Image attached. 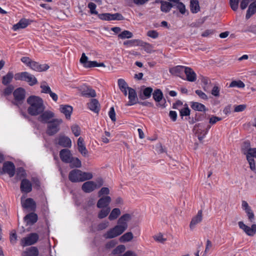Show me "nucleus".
I'll return each mask as SVG.
<instances>
[{
    "instance_id": "5",
    "label": "nucleus",
    "mask_w": 256,
    "mask_h": 256,
    "mask_svg": "<svg viewBox=\"0 0 256 256\" xmlns=\"http://www.w3.org/2000/svg\"><path fill=\"white\" fill-rule=\"evenodd\" d=\"M38 238L36 233H31L21 240L20 244L23 247L34 244L38 240Z\"/></svg>"
},
{
    "instance_id": "15",
    "label": "nucleus",
    "mask_w": 256,
    "mask_h": 256,
    "mask_svg": "<svg viewBox=\"0 0 256 256\" xmlns=\"http://www.w3.org/2000/svg\"><path fill=\"white\" fill-rule=\"evenodd\" d=\"M128 102L126 104V106H130L136 104L138 98L136 90L132 88H128Z\"/></svg>"
},
{
    "instance_id": "63",
    "label": "nucleus",
    "mask_w": 256,
    "mask_h": 256,
    "mask_svg": "<svg viewBox=\"0 0 256 256\" xmlns=\"http://www.w3.org/2000/svg\"><path fill=\"white\" fill-rule=\"evenodd\" d=\"M110 193V190L108 188L104 187L102 188L98 192V196L99 197H100L102 195L104 194H108Z\"/></svg>"
},
{
    "instance_id": "22",
    "label": "nucleus",
    "mask_w": 256,
    "mask_h": 256,
    "mask_svg": "<svg viewBox=\"0 0 256 256\" xmlns=\"http://www.w3.org/2000/svg\"><path fill=\"white\" fill-rule=\"evenodd\" d=\"M88 108L95 113L98 114L100 110V104L98 101L95 98H92L88 104Z\"/></svg>"
},
{
    "instance_id": "57",
    "label": "nucleus",
    "mask_w": 256,
    "mask_h": 256,
    "mask_svg": "<svg viewBox=\"0 0 256 256\" xmlns=\"http://www.w3.org/2000/svg\"><path fill=\"white\" fill-rule=\"evenodd\" d=\"M26 82L30 86H34V85L36 84H37V82H38V80H37L36 78V77L31 74H30V76H29L28 79L27 80Z\"/></svg>"
},
{
    "instance_id": "21",
    "label": "nucleus",
    "mask_w": 256,
    "mask_h": 256,
    "mask_svg": "<svg viewBox=\"0 0 256 256\" xmlns=\"http://www.w3.org/2000/svg\"><path fill=\"white\" fill-rule=\"evenodd\" d=\"M184 72L188 81L194 82L196 80V74L192 68L186 66Z\"/></svg>"
},
{
    "instance_id": "11",
    "label": "nucleus",
    "mask_w": 256,
    "mask_h": 256,
    "mask_svg": "<svg viewBox=\"0 0 256 256\" xmlns=\"http://www.w3.org/2000/svg\"><path fill=\"white\" fill-rule=\"evenodd\" d=\"M81 170L74 169L68 174V179L72 182H81Z\"/></svg>"
},
{
    "instance_id": "49",
    "label": "nucleus",
    "mask_w": 256,
    "mask_h": 256,
    "mask_svg": "<svg viewBox=\"0 0 256 256\" xmlns=\"http://www.w3.org/2000/svg\"><path fill=\"white\" fill-rule=\"evenodd\" d=\"M153 238L156 241L162 244H164L166 240V238L164 237L162 233H158L154 235Z\"/></svg>"
},
{
    "instance_id": "10",
    "label": "nucleus",
    "mask_w": 256,
    "mask_h": 256,
    "mask_svg": "<svg viewBox=\"0 0 256 256\" xmlns=\"http://www.w3.org/2000/svg\"><path fill=\"white\" fill-rule=\"evenodd\" d=\"M80 62L86 68L98 67V62L96 61L88 60V58L84 53L82 54Z\"/></svg>"
},
{
    "instance_id": "12",
    "label": "nucleus",
    "mask_w": 256,
    "mask_h": 256,
    "mask_svg": "<svg viewBox=\"0 0 256 256\" xmlns=\"http://www.w3.org/2000/svg\"><path fill=\"white\" fill-rule=\"evenodd\" d=\"M21 203L23 208L29 210H34L36 207L34 201L31 198H28L24 200L23 197H22Z\"/></svg>"
},
{
    "instance_id": "13",
    "label": "nucleus",
    "mask_w": 256,
    "mask_h": 256,
    "mask_svg": "<svg viewBox=\"0 0 256 256\" xmlns=\"http://www.w3.org/2000/svg\"><path fill=\"white\" fill-rule=\"evenodd\" d=\"M4 173L8 174L10 177H12L15 174V166L12 162H4L2 168Z\"/></svg>"
},
{
    "instance_id": "50",
    "label": "nucleus",
    "mask_w": 256,
    "mask_h": 256,
    "mask_svg": "<svg viewBox=\"0 0 256 256\" xmlns=\"http://www.w3.org/2000/svg\"><path fill=\"white\" fill-rule=\"evenodd\" d=\"M186 107L181 108L180 110V116L182 118L184 116H188L190 114V110L187 104H185Z\"/></svg>"
},
{
    "instance_id": "40",
    "label": "nucleus",
    "mask_w": 256,
    "mask_h": 256,
    "mask_svg": "<svg viewBox=\"0 0 256 256\" xmlns=\"http://www.w3.org/2000/svg\"><path fill=\"white\" fill-rule=\"evenodd\" d=\"M110 212V207L102 208L98 212V218L100 219H102L106 217Z\"/></svg>"
},
{
    "instance_id": "39",
    "label": "nucleus",
    "mask_w": 256,
    "mask_h": 256,
    "mask_svg": "<svg viewBox=\"0 0 256 256\" xmlns=\"http://www.w3.org/2000/svg\"><path fill=\"white\" fill-rule=\"evenodd\" d=\"M68 163L70 164V166L71 168H79L82 166L80 160L77 158L72 157Z\"/></svg>"
},
{
    "instance_id": "33",
    "label": "nucleus",
    "mask_w": 256,
    "mask_h": 256,
    "mask_svg": "<svg viewBox=\"0 0 256 256\" xmlns=\"http://www.w3.org/2000/svg\"><path fill=\"white\" fill-rule=\"evenodd\" d=\"M191 104V108L194 110L200 111V112H205L207 110L204 105L201 103H199L198 102H190Z\"/></svg>"
},
{
    "instance_id": "8",
    "label": "nucleus",
    "mask_w": 256,
    "mask_h": 256,
    "mask_svg": "<svg viewBox=\"0 0 256 256\" xmlns=\"http://www.w3.org/2000/svg\"><path fill=\"white\" fill-rule=\"evenodd\" d=\"M238 226L242 229L247 235L249 236H254L256 232V224H253L251 227L246 225L242 222H239Z\"/></svg>"
},
{
    "instance_id": "61",
    "label": "nucleus",
    "mask_w": 256,
    "mask_h": 256,
    "mask_svg": "<svg viewBox=\"0 0 256 256\" xmlns=\"http://www.w3.org/2000/svg\"><path fill=\"white\" fill-rule=\"evenodd\" d=\"M96 4L94 2H90L88 4V8L90 10V12L92 14H97L98 12L96 11Z\"/></svg>"
},
{
    "instance_id": "25",
    "label": "nucleus",
    "mask_w": 256,
    "mask_h": 256,
    "mask_svg": "<svg viewBox=\"0 0 256 256\" xmlns=\"http://www.w3.org/2000/svg\"><path fill=\"white\" fill-rule=\"evenodd\" d=\"M60 112L64 114L67 119H70L72 112V107L69 105H60Z\"/></svg>"
},
{
    "instance_id": "35",
    "label": "nucleus",
    "mask_w": 256,
    "mask_h": 256,
    "mask_svg": "<svg viewBox=\"0 0 256 256\" xmlns=\"http://www.w3.org/2000/svg\"><path fill=\"white\" fill-rule=\"evenodd\" d=\"M190 9L192 13H197L200 10L198 0H191L190 2Z\"/></svg>"
},
{
    "instance_id": "37",
    "label": "nucleus",
    "mask_w": 256,
    "mask_h": 256,
    "mask_svg": "<svg viewBox=\"0 0 256 256\" xmlns=\"http://www.w3.org/2000/svg\"><path fill=\"white\" fill-rule=\"evenodd\" d=\"M30 74L26 72L17 73L14 76V78L16 80L26 82Z\"/></svg>"
},
{
    "instance_id": "24",
    "label": "nucleus",
    "mask_w": 256,
    "mask_h": 256,
    "mask_svg": "<svg viewBox=\"0 0 256 256\" xmlns=\"http://www.w3.org/2000/svg\"><path fill=\"white\" fill-rule=\"evenodd\" d=\"M58 144L63 147L70 148L72 146V141L68 137L60 136L58 138Z\"/></svg>"
},
{
    "instance_id": "20",
    "label": "nucleus",
    "mask_w": 256,
    "mask_h": 256,
    "mask_svg": "<svg viewBox=\"0 0 256 256\" xmlns=\"http://www.w3.org/2000/svg\"><path fill=\"white\" fill-rule=\"evenodd\" d=\"M60 156L63 162L68 163L72 158V156L69 150L64 148L60 151Z\"/></svg>"
},
{
    "instance_id": "27",
    "label": "nucleus",
    "mask_w": 256,
    "mask_h": 256,
    "mask_svg": "<svg viewBox=\"0 0 256 256\" xmlns=\"http://www.w3.org/2000/svg\"><path fill=\"white\" fill-rule=\"evenodd\" d=\"M30 24L29 20L27 19H21L18 23L15 24L12 26V29L14 31H16L20 29L26 28Z\"/></svg>"
},
{
    "instance_id": "55",
    "label": "nucleus",
    "mask_w": 256,
    "mask_h": 256,
    "mask_svg": "<svg viewBox=\"0 0 256 256\" xmlns=\"http://www.w3.org/2000/svg\"><path fill=\"white\" fill-rule=\"evenodd\" d=\"M140 46H142L144 50L148 53H150L152 52V46L150 44L146 42H142Z\"/></svg>"
},
{
    "instance_id": "4",
    "label": "nucleus",
    "mask_w": 256,
    "mask_h": 256,
    "mask_svg": "<svg viewBox=\"0 0 256 256\" xmlns=\"http://www.w3.org/2000/svg\"><path fill=\"white\" fill-rule=\"evenodd\" d=\"M62 122L61 118H54L48 124L46 133L49 136H53L60 130V124Z\"/></svg>"
},
{
    "instance_id": "1",
    "label": "nucleus",
    "mask_w": 256,
    "mask_h": 256,
    "mask_svg": "<svg viewBox=\"0 0 256 256\" xmlns=\"http://www.w3.org/2000/svg\"><path fill=\"white\" fill-rule=\"evenodd\" d=\"M132 216L130 214L122 215L118 220L117 224L110 229L104 234L106 239L113 238L122 234L128 228V222L130 221Z\"/></svg>"
},
{
    "instance_id": "44",
    "label": "nucleus",
    "mask_w": 256,
    "mask_h": 256,
    "mask_svg": "<svg viewBox=\"0 0 256 256\" xmlns=\"http://www.w3.org/2000/svg\"><path fill=\"white\" fill-rule=\"evenodd\" d=\"M140 42H141L138 40H131L124 41L123 44L126 46L130 47L134 46H138Z\"/></svg>"
},
{
    "instance_id": "53",
    "label": "nucleus",
    "mask_w": 256,
    "mask_h": 256,
    "mask_svg": "<svg viewBox=\"0 0 256 256\" xmlns=\"http://www.w3.org/2000/svg\"><path fill=\"white\" fill-rule=\"evenodd\" d=\"M126 250V246L124 245L120 244L118 246L112 250L114 254H119L124 252Z\"/></svg>"
},
{
    "instance_id": "18",
    "label": "nucleus",
    "mask_w": 256,
    "mask_h": 256,
    "mask_svg": "<svg viewBox=\"0 0 256 256\" xmlns=\"http://www.w3.org/2000/svg\"><path fill=\"white\" fill-rule=\"evenodd\" d=\"M254 158H256V148H253L252 150H250L248 154L246 157L247 160H248L250 166V168L252 170L256 169Z\"/></svg>"
},
{
    "instance_id": "9",
    "label": "nucleus",
    "mask_w": 256,
    "mask_h": 256,
    "mask_svg": "<svg viewBox=\"0 0 256 256\" xmlns=\"http://www.w3.org/2000/svg\"><path fill=\"white\" fill-rule=\"evenodd\" d=\"M54 116V114L53 112L50 110L44 111L38 117V121L42 123H47L50 122V120Z\"/></svg>"
},
{
    "instance_id": "48",
    "label": "nucleus",
    "mask_w": 256,
    "mask_h": 256,
    "mask_svg": "<svg viewBox=\"0 0 256 256\" xmlns=\"http://www.w3.org/2000/svg\"><path fill=\"white\" fill-rule=\"evenodd\" d=\"M118 83L120 90L124 89H128V88H130L128 86V84L124 79H118Z\"/></svg>"
},
{
    "instance_id": "14",
    "label": "nucleus",
    "mask_w": 256,
    "mask_h": 256,
    "mask_svg": "<svg viewBox=\"0 0 256 256\" xmlns=\"http://www.w3.org/2000/svg\"><path fill=\"white\" fill-rule=\"evenodd\" d=\"M96 189V184L94 181H87L82 186V190L86 193H90Z\"/></svg>"
},
{
    "instance_id": "23",
    "label": "nucleus",
    "mask_w": 256,
    "mask_h": 256,
    "mask_svg": "<svg viewBox=\"0 0 256 256\" xmlns=\"http://www.w3.org/2000/svg\"><path fill=\"white\" fill-rule=\"evenodd\" d=\"M202 211L200 210L198 212L197 214L192 218L190 224V229L193 230L197 224L200 223L202 222Z\"/></svg>"
},
{
    "instance_id": "58",
    "label": "nucleus",
    "mask_w": 256,
    "mask_h": 256,
    "mask_svg": "<svg viewBox=\"0 0 256 256\" xmlns=\"http://www.w3.org/2000/svg\"><path fill=\"white\" fill-rule=\"evenodd\" d=\"M109 225V222L108 221H104L102 222L99 224L98 225L97 229L98 230H102L106 228Z\"/></svg>"
},
{
    "instance_id": "60",
    "label": "nucleus",
    "mask_w": 256,
    "mask_h": 256,
    "mask_svg": "<svg viewBox=\"0 0 256 256\" xmlns=\"http://www.w3.org/2000/svg\"><path fill=\"white\" fill-rule=\"evenodd\" d=\"M14 89V87L12 85H9L8 86H7L4 91V94L5 96H8L10 95L13 90Z\"/></svg>"
},
{
    "instance_id": "59",
    "label": "nucleus",
    "mask_w": 256,
    "mask_h": 256,
    "mask_svg": "<svg viewBox=\"0 0 256 256\" xmlns=\"http://www.w3.org/2000/svg\"><path fill=\"white\" fill-rule=\"evenodd\" d=\"M100 19L104 20H111V14L104 13L98 15Z\"/></svg>"
},
{
    "instance_id": "2",
    "label": "nucleus",
    "mask_w": 256,
    "mask_h": 256,
    "mask_svg": "<svg viewBox=\"0 0 256 256\" xmlns=\"http://www.w3.org/2000/svg\"><path fill=\"white\" fill-rule=\"evenodd\" d=\"M27 102L30 105L28 112L31 116H38L45 109L42 99L38 96H31L27 99Z\"/></svg>"
},
{
    "instance_id": "36",
    "label": "nucleus",
    "mask_w": 256,
    "mask_h": 256,
    "mask_svg": "<svg viewBox=\"0 0 256 256\" xmlns=\"http://www.w3.org/2000/svg\"><path fill=\"white\" fill-rule=\"evenodd\" d=\"M134 238V235L130 232H126L122 236L119 240L121 242H126L131 241Z\"/></svg>"
},
{
    "instance_id": "52",
    "label": "nucleus",
    "mask_w": 256,
    "mask_h": 256,
    "mask_svg": "<svg viewBox=\"0 0 256 256\" xmlns=\"http://www.w3.org/2000/svg\"><path fill=\"white\" fill-rule=\"evenodd\" d=\"M16 176L18 179H21L26 176V172L22 168H18L16 170Z\"/></svg>"
},
{
    "instance_id": "28",
    "label": "nucleus",
    "mask_w": 256,
    "mask_h": 256,
    "mask_svg": "<svg viewBox=\"0 0 256 256\" xmlns=\"http://www.w3.org/2000/svg\"><path fill=\"white\" fill-rule=\"evenodd\" d=\"M38 250L36 247L32 246L22 253V256H38Z\"/></svg>"
},
{
    "instance_id": "6",
    "label": "nucleus",
    "mask_w": 256,
    "mask_h": 256,
    "mask_svg": "<svg viewBox=\"0 0 256 256\" xmlns=\"http://www.w3.org/2000/svg\"><path fill=\"white\" fill-rule=\"evenodd\" d=\"M13 95L14 100V104L17 106L22 104L26 97V90L22 88H16L13 92Z\"/></svg>"
},
{
    "instance_id": "32",
    "label": "nucleus",
    "mask_w": 256,
    "mask_h": 256,
    "mask_svg": "<svg viewBox=\"0 0 256 256\" xmlns=\"http://www.w3.org/2000/svg\"><path fill=\"white\" fill-rule=\"evenodd\" d=\"M200 80L203 84L202 88L206 92H208L212 84L210 80L207 77L202 76Z\"/></svg>"
},
{
    "instance_id": "16",
    "label": "nucleus",
    "mask_w": 256,
    "mask_h": 256,
    "mask_svg": "<svg viewBox=\"0 0 256 256\" xmlns=\"http://www.w3.org/2000/svg\"><path fill=\"white\" fill-rule=\"evenodd\" d=\"M78 148V152L84 156L87 157L88 156V152L86 148V146L84 143V140L82 138L80 137L77 142Z\"/></svg>"
},
{
    "instance_id": "38",
    "label": "nucleus",
    "mask_w": 256,
    "mask_h": 256,
    "mask_svg": "<svg viewBox=\"0 0 256 256\" xmlns=\"http://www.w3.org/2000/svg\"><path fill=\"white\" fill-rule=\"evenodd\" d=\"M120 210L118 208H114L110 212L108 219L110 220H116L120 214Z\"/></svg>"
},
{
    "instance_id": "17",
    "label": "nucleus",
    "mask_w": 256,
    "mask_h": 256,
    "mask_svg": "<svg viewBox=\"0 0 256 256\" xmlns=\"http://www.w3.org/2000/svg\"><path fill=\"white\" fill-rule=\"evenodd\" d=\"M32 70L41 72L46 71L49 68V66L47 64H40L38 62L32 60L29 66Z\"/></svg>"
},
{
    "instance_id": "41",
    "label": "nucleus",
    "mask_w": 256,
    "mask_h": 256,
    "mask_svg": "<svg viewBox=\"0 0 256 256\" xmlns=\"http://www.w3.org/2000/svg\"><path fill=\"white\" fill-rule=\"evenodd\" d=\"M14 74L12 72H9L6 76L2 78V84L4 85H7L12 80Z\"/></svg>"
},
{
    "instance_id": "62",
    "label": "nucleus",
    "mask_w": 256,
    "mask_h": 256,
    "mask_svg": "<svg viewBox=\"0 0 256 256\" xmlns=\"http://www.w3.org/2000/svg\"><path fill=\"white\" fill-rule=\"evenodd\" d=\"M152 90L150 87H148L144 90L143 94L146 98H149L151 96Z\"/></svg>"
},
{
    "instance_id": "42",
    "label": "nucleus",
    "mask_w": 256,
    "mask_h": 256,
    "mask_svg": "<svg viewBox=\"0 0 256 256\" xmlns=\"http://www.w3.org/2000/svg\"><path fill=\"white\" fill-rule=\"evenodd\" d=\"M153 98L156 102H160L163 98V94L160 89L155 90L153 93Z\"/></svg>"
},
{
    "instance_id": "64",
    "label": "nucleus",
    "mask_w": 256,
    "mask_h": 256,
    "mask_svg": "<svg viewBox=\"0 0 256 256\" xmlns=\"http://www.w3.org/2000/svg\"><path fill=\"white\" fill-rule=\"evenodd\" d=\"M112 20H123L124 19V16L120 13H115L111 14Z\"/></svg>"
},
{
    "instance_id": "30",
    "label": "nucleus",
    "mask_w": 256,
    "mask_h": 256,
    "mask_svg": "<svg viewBox=\"0 0 256 256\" xmlns=\"http://www.w3.org/2000/svg\"><path fill=\"white\" fill-rule=\"evenodd\" d=\"M256 13V0L252 2L248 6L246 15V19H249L253 14Z\"/></svg>"
},
{
    "instance_id": "29",
    "label": "nucleus",
    "mask_w": 256,
    "mask_h": 256,
    "mask_svg": "<svg viewBox=\"0 0 256 256\" xmlns=\"http://www.w3.org/2000/svg\"><path fill=\"white\" fill-rule=\"evenodd\" d=\"M24 220L28 225L33 224L38 220V216L36 214L32 212L26 216Z\"/></svg>"
},
{
    "instance_id": "3",
    "label": "nucleus",
    "mask_w": 256,
    "mask_h": 256,
    "mask_svg": "<svg viewBox=\"0 0 256 256\" xmlns=\"http://www.w3.org/2000/svg\"><path fill=\"white\" fill-rule=\"evenodd\" d=\"M160 2L162 12L168 13L172 8H176L182 14L186 12L185 5L180 0H162Z\"/></svg>"
},
{
    "instance_id": "46",
    "label": "nucleus",
    "mask_w": 256,
    "mask_h": 256,
    "mask_svg": "<svg viewBox=\"0 0 256 256\" xmlns=\"http://www.w3.org/2000/svg\"><path fill=\"white\" fill-rule=\"evenodd\" d=\"M244 84L241 80H233L229 86V88L237 87L238 88H244Z\"/></svg>"
},
{
    "instance_id": "47",
    "label": "nucleus",
    "mask_w": 256,
    "mask_h": 256,
    "mask_svg": "<svg viewBox=\"0 0 256 256\" xmlns=\"http://www.w3.org/2000/svg\"><path fill=\"white\" fill-rule=\"evenodd\" d=\"M250 148V143L248 142H245L243 143L242 150L244 154H246L247 156L249 152V150H252Z\"/></svg>"
},
{
    "instance_id": "7",
    "label": "nucleus",
    "mask_w": 256,
    "mask_h": 256,
    "mask_svg": "<svg viewBox=\"0 0 256 256\" xmlns=\"http://www.w3.org/2000/svg\"><path fill=\"white\" fill-rule=\"evenodd\" d=\"M210 126H208L207 128L204 129L202 124H198L194 126V130L196 132L198 139L200 141H202L205 136L208 130L210 128Z\"/></svg>"
},
{
    "instance_id": "56",
    "label": "nucleus",
    "mask_w": 256,
    "mask_h": 256,
    "mask_svg": "<svg viewBox=\"0 0 256 256\" xmlns=\"http://www.w3.org/2000/svg\"><path fill=\"white\" fill-rule=\"evenodd\" d=\"M240 0H230V4L232 9L236 11L238 8Z\"/></svg>"
},
{
    "instance_id": "51",
    "label": "nucleus",
    "mask_w": 256,
    "mask_h": 256,
    "mask_svg": "<svg viewBox=\"0 0 256 256\" xmlns=\"http://www.w3.org/2000/svg\"><path fill=\"white\" fill-rule=\"evenodd\" d=\"M71 130L76 136H78L80 134V128L78 125L76 124H73L71 126Z\"/></svg>"
},
{
    "instance_id": "31",
    "label": "nucleus",
    "mask_w": 256,
    "mask_h": 256,
    "mask_svg": "<svg viewBox=\"0 0 256 256\" xmlns=\"http://www.w3.org/2000/svg\"><path fill=\"white\" fill-rule=\"evenodd\" d=\"M185 67L182 66H177L170 68L169 71L172 74L180 76L184 70Z\"/></svg>"
},
{
    "instance_id": "45",
    "label": "nucleus",
    "mask_w": 256,
    "mask_h": 256,
    "mask_svg": "<svg viewBox=\"0 0 256 256\" xmlns=\"http://www.w3.org/2000/svg\"><path fill=\"white\" fill-rule=\"evenodd\" d=\"M133 34L128 30H125L118 35V37L121 39L130 38H132Z\"/></svg>"
},
{
    "instance_id": "43",
    "label": "nucleus",
    "mask_w": 256,
    "mask_h": 256,
    "mask_svg": "<svg viewBox=\"0 0 256 256\" xmlns=\"http://www.w3.org/2000/svg\"><path fill=\"white\" fill-rule=\"evenodd\" d=\"M81 182L88 180L92 179L93 174L90 172H84L81 170Z\"/></svg>"
},
{
    "instance_id": "19",
    "label": "nucleus",
    "mask_w": 256,
    "mask_h": 256,
    "mask_svg": "<svg viewBox=\"0 0 256 256\" xmlns=\"http://www.w3.org/2000/svg\"><path fill=\"white\" fill-rule=\"evenodd\" d=\"M112 200L110 196H104L100 198L98 201L96 206L99 208L109 207L108 206Z\"/></svg>"
},
{
    "instance_id": "26",
    "label": "nucleus",
    "mask_w": 256,
    "mask_h": 256,
    "mask_svg": "<svg viewBox=\"0 0 256 256\" xmlns=\"http://www.w3.org/2000/svg\"><path fill=\"white\" fill-rule=\"evenodd\" d=\"M20 190L22 192H30L32 190L31 182L26 179H23L21 182Z\"/></svg>"
},
{
    "instance_id": "34",
    "label": "nucleus",
    "mask_w": 256,
    "mask_h": 256,
    "mask_svg": "<svg viewBox=\"0 0 256 256\" xmlns=\"http://www.w3.org/2000/svg\"><path fill=\"white\" fill-rule=\"evenodd\" d=\"M82 95L87 97L94 98L96 96V93L94 90L90 87H86L82 91Z\"/></svg>"
},
{
    "instance_id": "54",
    "label": "nucleus",
    "mask_w": 256,
    "mask_h": 256,
    "mask_svg": "<svg viewBox=\"0 0 256 256\" xmlns=\"http://www.w3.org/2000/svg\"><path fill=\"white\" fill-rule=\"evenodd\" d=\"M10 242L12 244H14L17 242V235L15 230H12L10 234Z\"/></svg>"
}]
</instances>
